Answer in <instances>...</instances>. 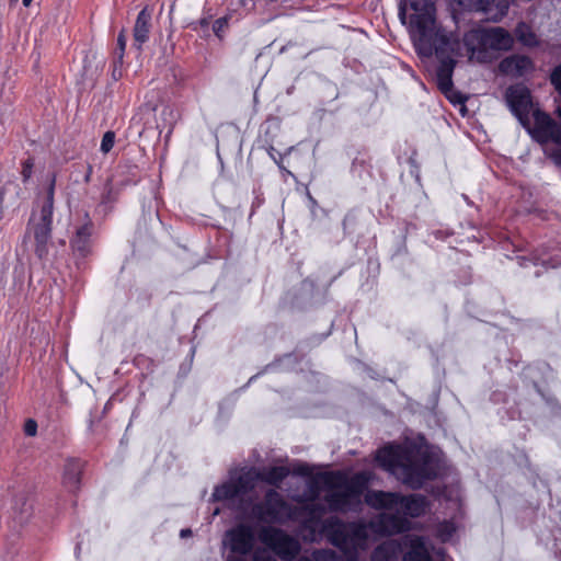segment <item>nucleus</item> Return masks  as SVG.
Wrapping results in <instances>:
<instances>
[{"mask_svg": "<svg viewBox=\"0 0 561 561\" xmlns=\"http://www.w3.org/2000/svg\"><path fill=\"white\" fill-rule=\"evenodd\" d=\"M114 142H115L114 131H106L103 135L102 141H101V147H100L101 151L103 153L110 152L114 146Z\"/></svg>", "mask_w": 561, "mask_h": 561, "instance_id": "obj_25", "label": "nucleus"}, {"mask_svg": "<svg viewBox=\"0 0 561 561\" xmlns=\"http://www.w3.org/2000/svg\"><path fill=\"white\" fill-rule=\"evenodd\" d=\"M515 36L517 41L527 47H535L538 45L537 35L531 27L526 23H518L515 28Z\"/></svg>", "mask_w": 561, "mask_h": 561, "instance_id": "obj_21", "label": "nucleus"}, {"mask_svg": "<svg viewBox=\"0 0 561 561\" xmlns=\"http://www.w3.org/2000/svg\"><path fill=\"white\" fill-rule=\"evenodd\" d=\"M453 2L463 10L482 12L492 21L501 20L508 10L507 0H453Z\"/></svg>", "mask_w": 561, "mask_h": 561, "instance_id": "obj_10", "label": "nucleus"}, {"mask_svg": "<svg viewBox=\"0 0 561 561\" xmlns=\"http://www.w3.org/2000/svg\"><path fill=\"white\" fill-rule=\"evenodd\" d=\"M126 48V36L124 32H121L117 36V47L115 50L116 58L122 62Z\"/></svg>", "mask_w": 561, "mask_h": 561, "instance_id": "obj_26", "label": "nucleus"}, {"mask_svg": "<svg viewBox=\"0 0 561 561\" xmlns=\"http://www.w3.org/2000/svg\"><path fill=\"white\" fill-rule=\"evenodd\" d=\"M518 262H519V265L520 266H524V267H527V263L528 262H533L535 265H538V264H541V265H545V266H551V267H556L559 262L553 260V259H550V260H546L541 254H535L533 259H527V257H518Z\"/></svg>", "mask_w": 561, "mask_h": 561, "instance_id": "obj_22", "label": "nucleus"}, {"mask_svg": "<svg viewBox=\"0 0 561 561\" xmlns=\"http://www.w3.org/2000/svg\"><path fill=\"white\" fill-rule=\"evenodd\" d=\"M436 0H410L414 13L410 16L409 33L417 56L430 59L434 55L438 60L435 80L438 89L454 104L459 105L462 116L467 114V96L454 89L453 73L459 57L461 45L451 33L437 24L435 19Z\"/></svg>", "mask_w": 561, "mask_h": 561, "instance_id": "obj_2", "label": "nucleus"}, {"mask_svg": "<svg viewBox=\"0 0 561 561\" xmlns=\"http://www.w3.org/2000/svg\"><path fill=\"white\" fill-rule=\"evenodd\" d=\"M239 1L242 7H248L249 2H251V0H239Z\"/></svg>", "mask_w": 561, "mask_h": 561, "instance_id": "obj_35", "label": "nucleus"}, {"mask_svg": "<svg viewBox=\"0 0 561 561\" xmlns=\"http://www.w3.org/2000/svg\"><path fill=\"white\" fill-rule=\"evenodd\" d=\"M376 460L380 467L396 474L404 484L412 489H420L426 480L433 478V474L425 466L401 462L398 449L393 446H386L379 449Z\"/></svg>", "mask_w": 561, "mask_h": 561, "instance_id": "obj_4", "label": "nucleus"}, {"mask_svg": "<svg viewBox=\"0 0 561 561\" xmlns=\"http://www.w3.org/2000/svg\"><path fill=\"white\" fill-rule=\"evenodd\" d=\"M92 232H93V224L89 219L85 224L79 227L76 230L73 238L71 239V248L75 253L79 256L84 257L91 251L92 244Z\"/></svg>", "mask_w": 561, "mask_h": 561, "instance_id": "obj_15", "label": "nucleus"}, {"mask_svg": "<svg viewBox=\"0 0 561 561\" xmlns=\"http://www.w3.org/2000/svg\"><path fill=\"white\" fill-rule=\"evenodd\" d=\"M506 100L511 111L519 119V122L526 126L528 115L533 111V103L530 92L523 85L510 87L506 91Z\"/></svg>", "mask_w": 561, "mask_h": 561, "instance_id": "obj_9", "label": "nucleus"}, {"mask_svg": "<svg viewBox=\"0 0 561 561\" xmlns=\"http://www.w3.org/2000/svg\"><path fill=\"white\" fill-rule=\"evenodd\" d=\"M252 561H276V559L266 550L257 549L253 553ZM228 561H243L241 558H228Z\"/></svg>", "mask_w": 561, "mask_h": 561, "instance_id": "obj_24", "label": "nucleus"}, {"mask_svg": "<svg viewBox=\"0 0 561 561\" xmlns=\"http://www.w3.org/2000/svg\"><path fill=\"white\" fill-rule=\"evenodd\" d=\"M490 61L496 58L499 51L510 50L514 38L510 32L500 26L484 27Z\"/></svg>", "mask_w": 561, "mask_h": 561, "instance_id": "obj_12", "label": "nucleus"}, {"mask_svg": "<svg viewBox=\"0 0 561 561\" xmlns=\"http://www.w3.org/2000/svg\"><path fill=\"white\" fill-rule=\"evenodd\" d=\"M289 474L286 467H271L257 472L254 469H242L240 472H231L227 482L217 485L213 492L214 501H233L242 499L252 491L259 480L278 486Z\"/></svg>", "mask_w": 561, "mask_h": 561, "instance_id": "obj_3", "label": "nucleus"}, {"mask_svg": "<svg viewBox=\"0 0 561 561\" xmlns=\"http://www.w3.org/2000/svg\"><path fill=\"white\" fill-rule=\"evenodd\" d=\"M398 15H399V19L402 22V24H407V3H405V0H401L400 1Z\"/></svg>", "mask_w": 561, "mask_h": 561, "instance_id": "obj_32", "label": "nucleus"}, {"mask_svg": "<svg viewBox=\"0 0 561 561\" xmlns=\"http://www.w3.org/2000/svg\"><path fill=\"white\" fill-rule=\"evenodd\" d=\"M455 531V528L451 524H445L440 527V537L443 540H447L451 537L453 533Z\"/></svg>", "mask_w": 561, "mask_h": 561, "instance_id": "obj_31", "label": "nucleus"}, {"mask_svg": "<svg viewBox=\"0 0 561 561\" xmlns=\"http://www.w3.org/2000/svg\"><path fill=\"white\" fill-rule=\"evenodd\" d=\"M24 433L27 436H35L37 433V423L32 419L27 420L24 424Z\"/></svg>", "mask_w": 561, "mask_h": 561, "instance_id": "obj_29", "label": "nucleus"}, {"mask_svg": "<svg viewBox=\"0 0 561 561\" xmlns=\"http://www.w3.org/2000/svg\"><path fill=\"white\" fill-rule=\"evenodd\" d=\"M533 69L531 59L523 55H513L500 62L501 72L513 77H523L533 71Z\"/></svg>", "mask_w": 561, "mask_h": 561, "instance_id": "obj_13", "label": "nucleus"}, {"mask_svg": "<svg viewBox=\"0 0 561 561\" xmlns=\"http://www.w3.org/2000/svg\"><path fill=\"white\" fill-rule=\"evenodd\" d=\"M117 201V192L114 190L111 180H107L99 204L95 207V215L105 218L113 209Z\"/></svg>", "mask_w": 561, "mask_h": 561, "instance_id": "obj_18", "label": "nucleus"}, {"mask_svg": "<svg viewBox=\"0 0 561 561\" xmlns=\"http://www.w3.org/2000/svg\"><path fill=\"white\" fill-rule=\"evenodd\" d=\"M370 471H325L312 477L298 501L312 502L305 510L309 517L304 528L316 539L320 528L328 540L348 560H356L358 551L368 545L369 529L381 536L408 531L409 517H420L426 511V499L421 494L402 495L397 492L368 490Z\"/></svg>", "mask_w": 561, "mask_h": 561, "instance_id": "obj_1", "label": "nucleus"}, {"mask_svg": "<svg viewBox=\"0 0 561 561\" xmlns=\"http://www.w3.org/2000/svg\"><path fill=\"white\" fill-rule=\"evenodd\" d=\"M24 7H28L33 0H22Z\"/></svg>", "mask_w": 561, "mask_h": 561, "instance_id": "obj_36", "label": "nucleus"}, {"mask_svg": "<svg viewBox=\"0 0 561 561\" xmlns=\"http://www.w3.org/2000/svg\"><path fill=\"white\" fill-rule=\"evenodd\" d=\"M445 31L447 33H451L460 43L461 50L459 56H462V50L465 49L470 61L479 64L490 62V53L486 45L484 27L469 30L463 34L462 42L459 41L458 36L454 32Z\"/></svg>", "mask_w": 561, "mask_h": 561, "instance_id": "obj_8", "label": "nucleus"}, {"mask_svg": "<svg viewBox=\"0 0 561 561\" xmlns=\"http://www.w3.org/2000/svg\"><path fill=\"white\" fill-rule=\"evenodd\" d=\"M536 121H534L533 127L528 128V131L534 140L541 145L543 154L549 158L556 165L561 167V146L557 145L551 138L545 141L539 140L535 134Z\"/></svg>", "mask_w": 561, "mask_h": 561, "instance_id": "obj_19", "label": "nucleus"}, {"mask_svg": "<svg viewBox=\"0 0 561 561\" xmlns=\"http://www.w3.org/2000/svg\"><path fill=\"white\" fill-rule=\"evenodd\" d=\"M402 561H443L438 553H432L424 537H414Z\"/></svg>", "mask_w": 561, "mask_h": 561, "instance_id": "obj_14", "label": "nucleus"}, {"mask_svg": "<svg viewBox=\"0 0 561 561\" xmlns=\"http://www.w3.org/2000/svg\"><path fill=\"white\" fill-rule=\"evenodd\" d=\"M298 561H334V552L329 550H317L312 553V558L301 557Z\"/></svg>", "mask_w": 561, "mask_h": 561, "instance_id": "obj_23", "label": "nucleus"}, {"mask_svg": "<svg viewBox=\"0 0 561 561\" xmlns=\"http://www.w3.org/2000/svg\"><path fill=\"white\" fill-rule=\"evenodd\" d=\"M252 515L260 522L277 523L291 517V507L277 491L271 489L262 503L253 505Z\"/></svg>", "mask_w": 561, "mask_h": 561, "instance_id": "obj_7", "label": "nucleus"}, {"mask_svg": "<svg viewBox=\"0 0 561 561\" xmlns=\"http://www.w3.org/2000/svg\"><path fill=\"white\" fill-rule=\"evenodd\" d=\"M401 552V543L390 539L378 545L371 552V561H394Z\"/></svg>", "mask_w": 561, "mask_h": 561, "instance_id": "obj_17", "label": "nucleus"}, {"mask_svg": "<svg viewBox=\"0 0 561 561\" xmlns=\"http://www.w3.org/2000/svg\"><path fill=\"white\" fill-rule=\"evenodd\" d=\"M80 476H81V463L79 461H68L65 466L64 472V484L65 486L75 492L79 489L80 484Z\"/></svg>", "mask_w": 561, "mask_h": 561, "instance_id": "obj_20", "label": "nucleus"}, {"mask_svg": "<svg viewBox=\"0 0 561 561\" xmlns=\"http://www.w3.org/2000/svg\"><path fill=\"white\" fill-rule=\"evenodd\" d=\"M91 173H92V167L91 165H88V170H87V173L84 175V182H89L90 181V178H91Z\"/></svg>", "mask_w": 561, "mask_h": 561, "instance_id": "obj_34", "label": "nucleus"}, {"mask_svg": "<svg viewBox=\"0 0 561 561\" xmlns=\"http://www.w3.org/2000/svg\"><path fill=\"white\" fill-rule=\"evenodd\" d=\"M33 161L32 159H27L23 162L22 169V178L24 181H27L32 175Z\"/></svg>", "mask_w": 561, "mask_h": 561, "instance_id": "obj_30", "label": "nucleus"}, {"mask_svg": "<svg viewBox=\"0 0 561 561\" xmlns=\"http://www.w3.org/2000/svg\"><path fill=\"white\" fill-rule=\"evenodd\" d=\"M2 201H3V194L0 193V204L2 203Z\"/></svg>", "mask_w": 561, "mask_h": 561, "instance_id": "obj_37", "label": "nucleus"}, {"mask_svg": "<svg viewBox=\"0 0 561 561\" xmlns=\"http://www.w3.org/2000/svg\"><path fill=\"white\" fill-rule=\"evenodd\" d=\"M225 543L231 552L239 554L238 558L243 560V557L252 551L254 536L248 526L239 525L226 533Z\"/></svg>", "mask_w": 561, "mask_h": 561, "instance_id": "obj_11", "label": "nucleus"}, {"mask_svg": "<svg viewBox=\"0 0 561 561\" xmlns=\"http://www.w3.org/2000/svg\"><path fill=\"white\" fill-rule=\"evenodd\" d=\"M227 25H228L227 18L217 19L213 25V31L216 34V36L221 37V34L225 32Z\"/></svg>", "mask_w": 561, "mask_h": 561, "instance_id": "obj_27", "label": "nucleus"}, {"mask_svg": "<svg viewBox=\"0 0 561 561\" xmlns=\"http://www.w3.org/2000/svg\"><path fill=\"white\" fill-rule=\"evenodd\" d=\"M55 178H51L39 211H33L28 222V233H33L35 240V253L44 260L48 255V247L51 237L53 209H54Z\"/></svg>", "mask_w": 561, "mask_h": 561, "instance_id": "obj_5", "label": "nucleus"}, {"mask_svg": "<svg viewBox=\"0 0 561 561\" xmlns=\"http://www.w3.org/2000/svg\"><path fill=\"white\" fill-rule=\"evenodd\" d=\"M551 82L561 94V65L557 66L551 73Z\"/></svg>", "mask_w": 561, "mask_h": 561, "instance_id": "obj_28", "label": "nucleus"}, {"mask_svg": "<svg viewBox=\"0 0 561 561\" xmlns=\"http://www.w3.org/2000/svg\"><path fill=\"white\" fill-rule=\"evenodd\" d=\"M192 535V530L188 529V528H185V529H182L181 533H180V536L182 538H186V537H190Z\"/></svg>", "mask_w": 561, "mask_h": 561, "instance_id": "obj_33", "label": "nucleus"}, {"mask_svg": "<svg viewBox=\"0 0 561 561\" xmlns=\"http://www.w3.org/2000/svg\"><path fill=\"white\" fill-rule=\"evenodd\" d=\"M259 539L282 560H294L300 551L299 541L279 528L262 527L259 531Z\"/></svg>", "mask_w": 561, "mask_h": 561, "instance_id": "obj_6", "label": "nucleus"}, {"mask_svg": "<svg viewBox=\"0 0 561 561\" xmlns=\"http://www.w3.org/2000/svg\"><path fill=\"white\" fill-rule=\"evenodd\" d=\"M151 13L147 10V8L142 9L136 19L134 26V41L135 46L138 50L141 49V46L148 41L150 26H151Z\"/></svg>", "mask_w": 561, "mask_h": 561, "instance_id": "obj_16", "label": "nucleus"}]
</instances>
